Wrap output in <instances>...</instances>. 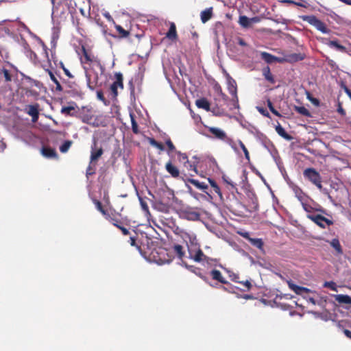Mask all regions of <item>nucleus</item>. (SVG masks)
<instances>
[{
	"instance_id": "obj_1",
	"label": "nucleus",
	"mask_w": 351,
	"mask_h": 351,
	"mask_svg": "<svg viewBox=\"0 0 351 351\" xmlns=\"http://www.w3.org/2000/svg\"><path fill=\"white\" fill-rule=\"evenodd\" d=\"M189 243H187L189 256L187 258L196 263H200L204 266L212 267L217 265L218 261L206 256L199 247L196 236L189 235Z\"/></svg>"
},
{
	"instance_id": "obj_2",
	"label": "nucleus",
	"mask_w": 351,
	"mask_h": 351,
	"mask_svg": "<svg viewBox=\"0 0 351 351\" xmlns=\"http://www.w3.org/2000/svg\"><path fill=\"white\" fill-rule=\"evenodd\" d=\"M287 284L290 289L294 291L297 295H302L307 302H311L313 305L317 304H319V303L315 300L314 297L308 295V293L315 294L316 293L315 291H313L306 287L298 286L294 284L291 280L288 281Z\"/></svg>"
},
{
	"instance_id": "obj_3",
	"label": "nucleus",
	"mask_w": 351,
	"mask_h": 351,
	"mask_svg": "<svg viewBox=\"0 0 351 351\" xmlns=\"http://www.w3.org/2000/svg\"><path fill=\"white\" fill-rule=\"evenodd\" d=\"M300 18L302 21L308 23L323 34H329L330 32V30L326 27L325 23L314 15H304L301 16Z\"/></svg>"
},
{
	"instance_id": "obj_4",
	"label": "nucleus",
	"mask_w": 351,
	"mask_h": 351,
	"mask_svg": "<svg viewBox=\"0 0 351 351\" xmlns=\"http://www.w3.org/2000/svg\"><path fill=\"white\" fill-rule=\"evenodd\" d=\"M18 69L12 64L6 62L5 64L0 66V74H3L6 82H10L12 80L14 76L17 75Z\"/></svg>"
},
{
	"instance_id": "obj_5",
	"label": "nucleus",
	"mask_w": 351,
	"mask_h": 351,
	"mask_svg": "<svg viewBox=\"0 0 351 351\" xmlns=\"http://www.w3.org/2000/svg\"><path fill=\"white\" fill-rule=\"evenodd\" d=\"M15 137L29 146L35 145L38 142V138L29 130L19 132L15 135Z\"/></svg>"
},
{
	"instance_id": "obj_6",
	"label": "nucleus",
	"mask_w": 351,
	"mask_h": 351,
	"mask_svg": "<svg viewBox=\"0 0 351 351\" xmlns=\"http://www.w3.org/2000/svg\"><path fill=\"white\" fill-rule=\"evenodd\" d=\"M226 75L228 90L230 94H231L233 96V97H234V108H238L239 107V106L237 97V86L236 81L228 73H226Z\"/></svg>"
},
{
	"instance_id": "obj_7",
	"label": "nucleus",
	"mask_w": 351,
	"mask_h": 351,
	"mask_svg": "<svg viewBox=\"0 0 351 351\" xmlns=\"http://www.w3.org/2000/svg\"><path fill=\"white\" fill-rule=\"evenodd\" d=\"M307 217L322 228L333 224L332 221L320 215H307Z\"/></svg>"
},
{
	"instance_id": "obj_8",
	"label": "nucleus",
	"mask_w": 351,
	"mask_h": 351,
	"mask_svg": "<svg viewBox=\"0 0 351 351\" xmlns=\"http://www.w3.org/2000/svg\"><path fill=\"white\" fill-rule=\"evenodd\" d=\"M303 175L306 179L309 180L313 184L322 179L319 173L315 169L312 167L306 168L304 169L303 171Z\"/></svg>"
},
{
	"instance_id": "obj_9",
	"label": "nucleus",
	"mask_w": 351,
	"mask_h": 351,
	"mask_svg": "<svg viewBox=\"0 0 351 351\" xmlns=\"http://www.w3.org/2000/svg\"><path fill=\"white\" fill-rule=\"evenodd\" d=\"M261 21V19L258 16H254L252 18H248L245 15H241L239 19V24L243 28H249L252 24L257 23Z\"/></svg>"
},
{
	"instance_id": "obj_10",
	"label": "nucleus",
	"mask_w": 351,
	"mask_h": 351,
	"mask_svg": "<svg viewBox=\"0 0 351 351\" xmlns=\"http://www.w3.org/2000/svg\"><path fill=\"white\" fill-rule=\"evenodd\" d=\"M173 252L181 261L179 264L187 268L188 269L191 270L193 267L188 265L183 260V258L185 257V252L184 251L183 247L178 244L175 245L173 246Z\"/></svg>"
},
{
	"instance_id": "obj_11",
	"label": "nucleus",
	"mask_w": 351,
	"mask_h": 351,
	"mask_svg": "<svg viewBox=\"0 0 351 351\" xmlns=\"http://www.w3.org/2000/svg\"><path fill=\"white\" fill-rule=\"evenodd\" d=\"M208 130L215 138L221 140L225 143L229 138L226 132L219 128L210 127L208 128Z\"/></svg>"
},
{
	"instance_id": "obj_12",
	"label": "nucleus",
	"mask_w": 351,
	"mask_h": 351,
	"mask_svg": "<svg viewBox=\"0 0 351 351\" xmlns=\"http://www.w3.org/2000/svg\"><path fill=\"white\" fill-rule=\"evenodd\" d=\"M83 51H84V58L86 59V60L87 62H90L93 63L94 65L99 67L101 71V73H103L104 71V67L101 64L100 61L97 58L94 57L93 56L88 54V52L84 49H83Z\"/></svg>"
},
{
	"instance_id": "obj_13",
	"label": "nucleus",
	"mask_w": 351,
	"mask_h": 351,
	"mask_svg": "<svg viewBox=\"0 0 351 351\" xmlns=\"http://www.w3.org/2000/svg\"><path fill=\"white\" fill-rule=\"evenodd\" d=\"M187 182L191 183V184H192L197 189L201 190L202 191H203L204 193H205L206 195H208L209 197H210L212 198L211 195L207 191L208 186V185L206 184H205L204 182H200L198 180H195V179H192V178L188 179Z\"/></svg>"
},
{
	"instance_id": "obj_14",
	"label": "nucleus",
	"mask_w": 351,
	"mask_h": 351,
	"mask_svg": "<svg viewBox=\"0 0 351 351\" xmlns=\"http://www.w3.org/2000/svg\"><path fill=\"white\" fill-rule=\"evenodd\" d=\"M293 190L295 193V196L300 202V203H302L305 200H308L310 199L309 197L306 195L299 186H294L293 187Z\"/></svg>"
},
{
	"instance_id": "obj_15",
	"label": "nucleus",
	"mask_w": 351,
	"mask_h": 351,
	"mask_svg": "<svg viewBox=\"0 0 351 351\" xmlns=\"http://www.w3.org/2000/svg\"><path fill=\"white\" fill-rule=\"evenodd\" d=\"M335 300L339 304H351V297L348 295H332Z\"/></svg>"
},
{
	"instance_id": "obj_16",
	"label": "nucleus",
	"mask_w": 351,
	"mask_h": 351,
	"mask_svg": "<svg viewBox=\"0 0 351 351\" xmlns=\"http://www.w3.org/2000/svg\"><path fill=\"white\" fill-rule=\"evenodd\" d=\"M261 58L265 60L267 63L271 64L274 62H281V60L280 58L267 53V52H261Z\"/></svg>"
},
{
	"instance_id": "obj_17",
	"label": "nucleus",
	"mask_w": 351,
	"mask_h": 351,
	"mask_svg": "<svg viewBox=\"0 0 351 351\" xmlns=\"http://www.w3.org/2000/svg\"><path fill=\"white\" fill-rule=\"evenodd\" d=\"M184 217L191 221H197L200 218V214L195 210H188L184 212Z\"/></svg>"
},
{
	"instance_id": "obj_18",
	"label": "nucleus",
	"mask_w": 351,
	"mask_h": 351,
	"mask_svg": "<svg viewBox=\"0 0 351 351\" xmlns=\"http://www.w3.org/2000/svg\"><path fill=\"white\" fill-rule=\"evenodd\" d=\"M195 104L197 108L204 109L205 110L209 112L210 110V106L208 100L205 98H201L197 99L195 101Z\"/></svg>"
},
{
	"instance_id": "obj_19",
	"label": "nucleus",
	"mask_w": 351,
	"mask_h": 351,
	"mask_svg": "<svg viewBox=\"0 0 351 351\" xmlns=\"http://www.w3.org/2000/svg\"><path fill=\"white\" fill-rule=\"evenodd\" d=\"M86 78L88 87L92 90H94L95 86L97 82V79H98L97 75L96 74L95 76L94 77V80H92L90 73L86 71Z\"/></svg>"
},
{
	"instance_id": "obj_20",
	"label": "nucleus",
	"mask_w": 351,
	"mask_h": 351,
	"mask_svg": "<svg viewBox=\"0 0 351 351\" xmlns=\"http://www.w3.org/2000/svg\"><path fill=\"white\" fill-rule=\"evenodd\" d=\"M276 132L278 133V134L279 136H280L281 137H282L285 140L290 141V140H291L293 138L291 135H289V134H287L286 132L285 129L282 127V125L280 123H278L276 126Z\"/></svg>"
},
{
	"instance_id": "obj_21",
	"label": "nucleus",
	"mask_w": 351,
	"mask_h": 351,
	"mask_svg": "<svg viewBox=\"0 0 351 351\" xmlns=\"http://www.w3.org/2000/svg\"><path fill=\"white\" fill-rule=\"evenodd\" d=\"M41 152L42 154L47 158H56L57 156L56 151L50 147H43L41 149Z\"/></svg>"
},
{
	"instance_id": "obj_22",
	"label": "nucleus",
	"mask_w": 351,
	"mask_h": 351,
	"mask_svg": "<svg viewBox=\"0 0 351 351\" xmlns=\"http://www.w3.org/2000/svg\"><path fill=\"white\" fill-rule=\"evenodd\" d=\"M210 276H212V278L213 280H217L218 282H219L222 284H227V281L222 276V275L219 271L216 270V269H213L210 271Z\"/></svg>"
},
{
	"instance_id": "obj_23",
	"label": "nucleus",
	"mask_w": 351,
	"mask_h": 351,
	"mask_svg": "<svg viewBox=\"0 0 351 351\" xmlns=\"http://www.w3.org/2000/svg\"><path fill=\"white\" fill-rule=\"evenodd\" d=\"M166 170L169 173H170L173 177L177 178L179 176V170L178 169L173 165L171 162H169L166 164Z\"/></svg>"
},
{
	"instance_id": "obj_24",
	"label": "nucleus",
	"mask_w": 351,
	"mask_h": 351,
	"mask_svg": "<svg viewBox=\"0 0 351 351\" xmlns=\"http://www.w3.org/2000/svg\"><path fill=\"white\" fill-rule=\"evenodd\" d=\"M328 45L330 48L335 49L337 51H341V52H346V48L344 46H343L341 44H339L338 43V41L336 40H330L328 42Z\"/></svg>"
},
{
	"instance_id": "obj_25",
	"label": "nucleus",
	"mask_w": 351,
	"mask_h": 351,
	"mask_svg": "<svg viewBox=\"0 0 351 351\" xmlns=\"http://www.w3.org/2000/svg\"><path fill=\"white\" fill-rule=\"evenodd\" d=\"M102 154L103 149L101 148H99L97 150H95L93 148H92L90 154V164L95 162Z\"/></svg>"
},
{
	"instance_id": "obj_26",
	"label": "nucleus",
	"mask_w": 351,
	"mask_h": 351,
	"mask_svg": "<svg viewBox=\"0 0 351 351\" xmlns=\"http://www.w3.org/2000/svg\"><path fill=\"white\" fill-rule=\"evenodd\" d=\"M263 75L265 77V80L268 82H271V84L275 83V80L274 76L272 75L269 66H266L263 68Z\"/></svg>"
},
{
	"instance_id": "obj_27",
	"label": "nucleus",
	"mask_w": 351,
	"mask_h": 351,
	"mask_svg": "<svg viewBox=\"0 0 351 351\" xmlns=\"http://www.w3.org/2000/svg\"><path fill=\"white\" fill-rule=\"evenodd\" d=\"M330 245L336 250L338 254H343L342 247L338 239H333L330 241Z\"/></svg>"
},
{
	"instance_id": "obj_28",
	"label": "nucleus",
	"mask_w": 351,
	"mask_h": 351,
	"mask_svg": "<svg viewBox=\"0 0 351 351\" xmlns=\"http://www.w3.org/2000/svg\"><path fill=\"white\" fill-rule=\"evenodd\" d=\"M294 110L297 112H298L299 114H300L302 115H304V116L307 117H311V112L304 106H294Z\"/></svg>"
},
{
	"instance_id": "obj_29",
	"label": "nucleus",
	"mask_w": 351,
	"mask_h": 351,
	"mask_svg": "<svg viewBox=\"0 0 351 351\" xmlns=\"http://www.w3.org/2000/svg\"><path fill=\"white\" fill-rule=\"evenodd\" d=\"M193 159L197 160V157L196 156H194L193 157ZM197 161H195V162L190 161L189 164H184V166L189 171H193L195 174H197Z\"/></svg>"
},
{
	"instance_id": "obj_30",
	"label": "nucleus",
	"mask_w": 351,
	"mask_h": 351,
	"mask_svg": "<svg viewBox=\"0 0 351 351\" xmlns=\"http://www.w3.org/2000/svg\"><path fill=\"white\" fill-rule=\"evenodd\" d=\"M309 313L313 315L316 318H319L325 322L330 319V315L326 313H319L316 311H309Z\"/></svg>"
},
{
	"instance_id": "obj_31",
	"label": "nucleus",
	"mask_w": 351,
	"mask_h": 351,
	"mask_svg": "<svg viewBox=\"0 0 351 351\" xmlns=\"http://www.w3.org/2000/svg\"><path fill=\"white\" fill-rule=\"evenodd\" d=\"M210 186L213 188L214 191L219 195L220 199H222V193L221 192L219 186L211 178L208 179Z\"/></svg>"
},
{
	"instance_id": "obj_32",
	"label": "nucleus",
	"mask_w": 351,
	"mask_h": 351,
	"mask_svg": "<svg viewBox=\"0 0 351 351\" xmlns=\"http://www.w3.org/2000/svg\"><path fill=\"white\" fill-rule=\"evenodd\" d=\"M249 241L250 243L256 247L257 248L261 250L263 246V242L261 239L258 238H249Z\"/></svg>"
},
{
	"instance_id": "obj_33",
	"label": "nucleus",
	"mask_w": 351,
	"mask_h": 351,
	"mask_svg": "<svg viewBox=\"0 0 351 351\" xmlns=\"http://www.w3.org/2000/svg\"><path fill=\"white\" fill-rule=\"evenodd\" d=\"M177 36L176 26L174 23H171L168 32L167 33V37L169 39H175Z\"/></svg>"
},
{
	"instance_id": "obj_34",
	"label": "nucleus",
	"mask_w": 351,
	"mask_h": 351,
	"mask_svg": "<svg viewBox=\"0 0 351 351\" xmlns=\"http://www.w3.org/2000/svg\"><path fill=\"white\" fill-rule=\"evenodd\" d=\"M28 114L32 116L34 121H36L38 117V110L36 106H29Z\"/></svg>"
},
{
	"instance_id": "obj_35",
	"label": "nucleus",
	"mask_w": 351,
	"mask_h": 351,
	"mask_svg": "<svg viewBox=\"0 0 351 351\" xmlns=\"http://www.w3.org/2000/svg\"><path fill=\"white\" fill-rule=\"evenodd\" d=\"M304 58V56L302 53H292L287 57L289 62H298L302 60Z\"/></svg>"
},
{
	"instance_id": "obj_36",
	"label": "nucleus",
	"mask_w": 351,
	"mask_h": 351,
	"mask_svg": "<svg viewBox=\"0 0 351 351\" xmlns=\"http://www.w3.org/2000/svg\"><path fill=\"white\" fill-rule=\"evenodd\" d=\"M116 81L114 82L112 84H115L116 86L120 87L121 88H123V75L121 73H115Z\"/></svg>"
},
{
	"instance_id": "obj_37",
	"label": "nucleus",
	"mask_w": 351,
	"mask_h": 351,
	"mask_svg": "<svg viewBox=\"0 0 351 351\" xmlns=\"http://www.w3.org/2000/svg\"><path fill=\"white\" fill-rule=\"evenodd\" d=\"M212 15L210 10H205L201 12V20L203 23H206L208 21Z\"/></svg>"
},
{
	"instance_id": "obj_38",
	"label": "nucleus",
	"mask_w": 351,
	"mask_h": 351,
	"mask_svg": "<svg viewBox=\"0 0 351 351\" xmlns=\"http://www.w3.org/2000/svg\"><path fill=\"white\" fill-rule=\"evenodd\" d=\"M75 111V108L72 106H64L61 109V112L66 115H73V112Z\"/></svg>"
},
{
	"instance_id": "obj_39",
	"label": "nucleus",
	"mask_w": 351,
	"mask_h": 351,
	"mask_svg": "<svg viewBox=\"0 0 351 351\" xmlns=\"http://www.w3.org/2000/svg\"><path fill=\"white\" fill-rule=\"evenodd\" d=\"M324 287L329 288L330 289L337 292L338 291V287L337 284L334 281H326L324 285Z\"/></svg>"
},
{
	"instance_id": "obj_40",
	"label": "nucleus",
	"mask_w": 351,
	"mask_h": 351,
	"mask_svg": "<svg viewBox=\"0 0 351 351\" xmlns=\"http://www.w3.org/2000/svg\"><path fill=\"white\" fill-rule=\"evenodd\" d=\"M72 144L71 141H66L60 147V151L62 153H66L69 149L71 145Z\"/></svg>"
},
{
	"instance_id": "obj_41",
	"label": "nucleus",
	"mask_w": 351,
	"mask_h": 351,
	"mask_svg": "<svg viewBox=\"0 0 351 351\" xmlns=\"http://www.w3.org/2000/svg\"><path fill=\"white\" fill-rule=\"evenodd\" d=\"M138 199L140 202L141 208L145 213L146 215H150L149 207L147 203L143 200V199L141 196H138Z\"/></svg>"
},
{
	"instance_id": "obj_42",
	"label": "nucleus",
	"mask_w": 351,
	"mask_h": 351,
	"mask_svg": "<svg viewBox=\"0 0 351 351\" xmlns=\"http://www.w3.org/2000/svg\"><path fill=\"white\" fill-rule=\"evenodd\" d=\"M149 143H150L152 146H154V147H156L157 149H160V150H161V151L165 150V147H164V145H163L162 144H161V143H160L157 142V141H155L154 138H149Z\"/></svg>"
},
{
	"instance_id": "obj_43",
	"label": "nucleus",
	"mask_w": 351,
	"mask_h": 351,
	"mask_svg": "<svg viewBox=\"0 0 351 351\" xmlns=\"http://www.w3.org/2000/svg\"><path fill=\"white\" fill-rule=\"evenodd\" d=\"M60 32V27L58 25H54L52 28L51 38H54V39H58Z\"/></svg>"
},
{
	"instance_id": "obj_44",
	"label": "nucleus",
	"mask_w": 351,
	"mask_h": 351,
	"mask_svg": "<svg viewBox=\"0 0 351 351\" xmlns=\"http://www.w3.org/2000/svg\"><path fill=\"white\" fill-rule=\"evenodd\" d=\"M267 102V106L269 108L270 111L276 116L280 117V113L274 108L271 101L269 99H268Z\"/></svg>"
},
{
	"instance_id": "obj_45",
	"label": "nucleus",
	"mask_w": 351,
	"mask_h": 351,
	"mask_svg": "<svg viewBox=\"0 0 351 351\" xmlns=\"http://www.w3.org/2000/svg\"><path fill=\"white\" fill-rule=\"evenodd\" d=\"M308 200H305L304 202H303L302 203H301L302 206V208H304V210L306 212V213H311V211L313 210V208L308 204Z\"/></svg>"
},
{
	"instance_id": "obj_46",
	"label": "nucleus",
	"mask_w": 351,
	"mask_h": 351,
	"mask_svg": "<svg viewBox=\"0 0 351 351\" xmlns=\"http://www.w3.org/2000/svg\"><path fill=\"white\" fill-rule=\"evenodd\" d=\"M226 143L229 145L236 153L239 152L238 149L236 146V143L231 138L229 137V138L226 141Z\"/></svg>"
},
{
	"instance_id": "obj_47",
	"label": "nucleus",
	"mask_w": 351,
	"mask_h": 351,
	"mask_svg": "<svg viewBox=\"0 0 351 351\" xmlns=\"http://www.w3.org/2000/svg\"><path fill=\"white\" fill-rule=\"evenodd\" d=\"M131 117V122H132V129L134 133L137 134L138 132V125L136 122L135 119H134L132 115H130Z\"/></svg>"
},
{
	"instance_id": "obj_48",
	"label": "nucleus",
	"mask_w": 351,
	"mask_h": 351,
	"mask_svg": "<svg viewBox=\"0 0 351 351\" xmlns=\"http://www.w3.org/2000/svg\"><path fill=\"white\" fill-rule=\"evenodd\" d=\"M222 289L229 293H234V290L236 289L235 287L232 286V285L229 284L226 287H221Z\"/></svg>"
},
{
	"instance_id": "obj_49",
	"label": "nucleus",
	"mask_w": 351,
	"mask_h": 351,
	"mask_svg": "<svg viewBox=\"0 0 351 351\" xmlns=\"http://www.w3.org/2000/svg\"><path fill=\"white\" fill-rule=\"evenodd\" d=\"M186 187L188 189V192L193 197H195V199H199V194L195 193L193 189L192 188L189 186L188 184H186Z\"/></svg>"
},
{
	"instance_id": "obj_50",
	"label": "nucleus",
	"mask_w": 351,
	"mask_h": 351,
	"mask_svg": "<svg viewBox=\"0 0 351 351\" xmlns=\"http://www.w3.org/2000/svg\"><path fill=\"white\" fill-rule=\"evenodd\" d=\"M95 204L96 206V208L98 210H99L101 213H103L104 215L106 214V212L105 210L103 209V207H102V205H101V203L99 202V201H97L95 200Z\"/></svg>"
},
{
	"instance_id": "obj_51",
	"label": "nucleus",
	"mask_w": 351,
	"mask_h": 351,
	"mask_svg": "<svg viewBox=\"0 0 351 351\" xmlns=\"http://www.w3.org/2000/svg\"><path fill=\"white\" fill-rule=\"evenodd\" d=\"M165 143L166 145L168 146L169 150L171 152H173L175 150V146L173 145V143L171 142V141L169 138L167 139L166 141H165Z\"/></svg>"
},
{
	"instance_id": "obj_52",
	"label": "nucleus",
	"mask_w": 351,
	"mask_h": 351,
	"mask_svg": "<svg viewBox=\"0 0 351 351\" xmlns=\"http://www.w3.org/2000/svg\"><path fill=\"white\" fill-rule=\"evenodd\" d=\"M118 86H116L115 84H111L110 85V90L112 93L113 94V97H116L117 96L118 92H117Z\"/></svg>"
},
{
	"instance_id": "obj_53",
	"label": "nucleus",
	"mask_w": 351,
	"mask_h": 351,
	"mask_svg": "<svg viewBox=\"0 0 351 351\" xmlns=\"http://www.w3.org/2000/svg\"><path fill=\"white\" fill-rule=\"evenodd\" d=\"M307 98L312 102L313 104H314L316 106H318L319 105V101L314 97H310V95H308Z\"/></svg>"
},
{
	"instance_id": "obj_54",
	"label": "nucleus",
	"mask_w": 351,
	"mask_h": 351,
	"mask_svg": "<svg viewBox=\"0 0 351 351\" xmlns=\"http://www.w3.org/2000/svg\"><path fill=\"white\" fill-rule=\"evenodd\" d=\"M180 160L185 161L184 164H189L190 160H188V157L186 154H180Z\"/></svg>"
},
{
	"instance_id": "obj_55",
	"label": "nucleus",
	"mask_w": 351,
	"mask_h": 351,
	"mask_svg": "<svg viewBox=\"0 0 351 351\" xmlns=\"http://www.w3.org/2000/svg\"><path fill=\"white\" fill-rule=\"evenodd\" d=\"M256 108L258 110V112H261L263 115H264L265 117H269V112L267 111V110L261 107H257Z\"/></svg>"
},
{
	"instance_id": "obj_56",
	"label": "nucleus",
	"mask_w": 351,
	"mask_h": 351,
	"mask_svg": "<svg viewBox=\"0 0 351 351\" xmlns=\"http://www.w3.org/2000/svg\"><path fill=\"white\" fill-rule=\"evenodd\" d=\"M49 75L50 76V79L56 84L57 82H58L57 77L55 76V75L53 73L52 71L47 70Z\"/></svg>"
},
{
	"instance_id": "obj_57",
	"label": "nucleus",
	"mask_w": 351,
	"mask_h": 351,
	"mask_svg": "<svg viewBox=\"0 0 351 351\" xmlns=\"http://www.w3.org/2000/svg\"><path fill=\"white\" fill-rule=\"evenodd\" d=\"M255 130V137L258 139H261L264 137V135L263 133H261L259 130L257 129H254Z\"/></svg>"
},
{
	"instance_id": "obj_58",
	"label": "nucleus",
	"mask_w": 351,
	"mask_h": 351,
	"mask_svg": "<svg viewBox=\"0 0 351 351\" xmlns=\"http://www.w3.org/2000/svg\"><path fill=\"white\" fill-rule=\"evenodd\" d=\"M97 97L98 99H99L104 102L105 101V98H104L103 93L101 91L97 92Z\"/></svg>"
},
{
	"instance_id": "obj_59",
	"label": "nucleus",
	"mask_w": 351,
	"mask_h": 351,
	"mask_svg": "<svg viewBox=\"0 0 351 351\" xmlns=\"http://www.w3.org/2000/svg\"><path fill=\"white\" fill-rule=\"evenodd\" d=\"M237 42H238V44L241 46H243V47H245L247 45V43L245 42V40L243 39H242L240 37H238L237 38Z\"/></svg>"
},
{
	"instance_id": "obj_60",
	"label": "nucleus",
	"mask_w": 351,
	"mask_h": 351,
	"mask_svg": "<svg viewBox=\"0 0 351 351\" xmlns=\"http://www.w3.org/2000/svg\"><path fill=\"white\" fill-rule=\"evenodd\" d=\"M118 228L121 230L124 235H128L129 234V230L126 228L121 226H118Z\"/></svg>"
},
{
	"instance_id": "obj_61",
	"label": "nucleus",
	"mask_w": 351,
	"mask_h": 351,
	"mask_svg": "<svg viewBox=\"0 0 351 351\" xmlns=\"http://www.w3.org/2000/svg\"><path fill=\"white\" fill-rule=\"evenodd\" d=\"M103 15L108 21H113V19L112 18L109 12H106L104 13Z\"/></svg>"
},
{
	"instance_id": "obj_62",
	"label": "nucleus",
	"mask_w": 351,
	"mask_h": 351,
	"mask_svg": "<svg viewBox=\"0 0 351 351\" xmlns=\"http://www.w3.org/2000/svg\"><path fill=\"white\" fill-rule=\"evenodd\" d=\"M94 173H95V171L93 169H92V167L90 165L86 170V175L88 176L93 174Z\"/></svg>"
},
{
	"instance_id": "obj_63",
	"label": "nucleus",
	"mask_w": 351,
	"mask_h": 351,
	"mask_svg": "<svg viewBox=\"0 0 351 351\" xmlns=\"http://www.w3.org/2000/svg\"><path fill=\"white\" fill-rule=\"evenodd\" d=\"M230 277L231 278V280H233V281H235V282H239V281L237 280V279L239 278L238 276L236 275L235 274H230Z\"/></svg>"
},
{
	"instance_id": "obj_64",
	"label": "nucleus",
	"mask_w": 351,
	"mask_h": 351,
	"mask_svg": "<svg viewBox=\"0 0 351 351\" xmlns=\"http://www.w3.org/2000/svg\"><path fill=\"white\" fill-rule=\"evenodd\" d=\"M343 333L345 334V335H346L347 337H348V338L351 339V331H350V330H348V329H345V330H343Z\"/></svg>"
}]
</instances>
